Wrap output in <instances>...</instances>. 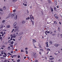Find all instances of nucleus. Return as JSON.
I'll return each instance as SVG.
<instances>
[{"mask_svg": "<svg viewBox=\"0 0 62 62\" xmlns=\"http://www.w3.org/2000/svg\"><path fill=\"white\" fill-rule=\"evenodd\" d=\"M35 62H38V60H36Z\"/></svg>", "mask_w": 62, "mask_h": 62, "instance_id": "obj_64", "label": "nucleus"}, {"mask_svg": "<svg viewBox=\"0 0 62 62\" xmlns=\"http://www.w3.org/2000/svg\"><path fill=\"white\" fill-rule=\"evenodd\" d=\"M7 55H3V57H6L7 56Z\"/></svg>", "mask_w": 62, "mask_h": 62, "instance_id": "obj_40", "label": "nucleus"}, {"mask_svg": "<svg viewBox=\"0 0 62 62\" xmlns=\"http://www.w3.org/2000/svg\"><path fill=\"white\" fill-rule=\"evenodd\" d=\"M3 32H0V34H3Z\"/></svg>", "mask_w": 62, "mask_h": 62, "instance_id": "obj_60", "label": "nucleus"}, {"mask_svg": "<svg viewBox=\"0 0 62 62\" xmlns=\"http://www.w3.org/2000/svg\"><path fill=\"white\" fill-rule=\"evenodd\" d=\"M55 54V55H57V54H58V53H55L54 54Z\"/></svg>", "mask_w": 62, "mask_h": 62, "instance_id": "obj_49", "label": "nucleus"}, {"mask_svg": "<svg viewBox=\"0 0 62 62\" xmlns=\"http://www.w3.org/2000/svg\"><path fill=\"white\" fill-rule=\"evenodd\" d=\"M2 39V37H0V39Z\"/></svg>", "mask_w": 62, "mask_h": 62, "instance_id": "obj_55", "label": "nucleus"}, {"mask_svg": "<svg viewBox=\"0 0 62 62\" xmlns=\"http://www.w3.org/2000/svg\"><path fill=\"white\" fill-rule=\"evenodd\" d=\"M49 43H50V44H52L53 43V42L50 41H49Z\"/></svg>", "mask_w": 62, "mask_h": 62, "instance_id": "obj_17", "label": "nucleus"}, {"mask_svg": "<svg viewBox=\"0 0 62 62\" xmlns=\"http://www.w3.org/2000/svg\"><path fill=\"white\" fill-rule=\"evenodd\" d=\"M24 5L25 6H27V4H25Z\"/></svg>", "mask_w": 62, "mask_h": 62, "instance_id": "obj_57", "label": "nucleus"}, {"mask_svg": "<svg viewBox=\"0 0 62 62\" xmlns=\"http://www.w3.org/2000/svg\"><path fill=\"white\" fill-rule=\"evenodd\" d=\"M24 52V51H23V50H21V52Z\"/></svg>", "mask_w": 62, "mask_h": 62, "instance_id": "obj_44", "label": "nucleus"}, {"mask_svg": "<svg viewBox=\"0 0 62 62\" xmlns=\"http://www.w3.org/2000/svg\"><path fill=\"white\" fill-rule=\"evenodd\" d=\"M16 34H15L16 35V36H17V35H18V32H16Z\"/></svg>", "mask_w": 62, "mask_h": 62, "instance_id": "obj_29", "label": "nucleus"}, {"mask_svg": "<svg viewBox=\"0 0 62 62\" xmlns=\"http://www.w3.org/2000/svg\"><path fill=\"white\" fill-rule=\"evenodd\" d=\"M54 59V58H50L49 59H50V60H53V59Z\"/></svg>", "mask_w": 62, "mask_h": 62, "instance_id": "obj_21", "label": "nucleus"}, {"mask_svg": "<svg viewBox=\"0 0 62 62\" xmlns=\"http://www.w3.org/2000/svg\"><path fill=\"white\" fill-rule=\"evenodd\" d=\"M27 13H29V11H28V10H27Z\"/></svg>", "mask_w": 62, "mask_h": 62, "instance_id": "obj_58", "label": "nucleus"}, {"mask_svg": "<svg viewBox=\"0 0 62 62\" xmlns=\"http://www.w3.org/2000/svg\"><path fill=\"white\" fill-rule=\"evenodd\" d=\"M5 22V20H3L2 21V23H4V22Z\"/></svg>", "mask_w": 62, "mask_h": 62, "instance_id": "obj_48", "label": "nucleus"}, {"mask_svg": "<svg viewBox=\"0 0 62 62\" xmlns=\"http://www.w3.org/2000/svg\"><path fill=\"white\" fill-rule=\"evenodd\" d=\"M54 16L56 18V19H58V16L56 14H55L54 15Z\"/></svg>", "mask_w": 62, "mask_h": 62, "instance_id": "obj_3", "label": "nucleus"}, {"mask_svg": "<svg viewBox=\"0 0 62 62\" xmlns=\"http://www.w3.org/2000/svg\"><path fill=\"white\" fill-rule=\"evenodd\" d=\"M14 31H15V29H13L12 30V31H11L12 33Z\"/></svg>", "mask_w": 62, "mask_h": 62, "instance_id": "obj_26", "label": "nucleus"}, {"mask_svg": "<svg viewBox=\"0 0 62 62\" xmlns=\"http://www.w3.org/2000/svg\"><path fill=\"white\" fill-rule=\"evenodd\" d=\"M3 27V26L1 25V27H0V29H1V28H2Z\"/></svg>", "mask_w": 62, "mask_h": 62, "instance_id": "obj_22", "label": "nucleus"}, {"mask_svg": "<svg viewBox=\"0 0 62 62\" xmlns=\"http://www.w3.org/2000/svg\"><path fill=\"white\" fill-rule=\"evenodd\" d=\"M16 24L17 23L16 22H15L14 23L13 25L14 27H15V26H16Z\"/></svg>", "mask_w": 62, "mask_h": 62, "instance_id": "obj_4", "label": "nucleus"}, {"mask_svg": "<svg viewBox=\"0 0 62 62\" xmlns=\"http://www.w3.org/2000/svg\"><path fill=\"white\" fill-rule=\"evenodd\" d=\"M54 23L55 24H57V23L55 21L54 22Z\"/></svg>", "mask_w": 62, "mask_h": 62, "instance_id": "obj_28", "label": "nucleus"}, {"mask_svg": "<svg viewBox=\"0 0 62 62\" xmlns=\"http://www.w3.org/2000/svg\"><path fill=\"white\" fill-rule=\"evenodd\" d=\"M33 42L34 43H35V42H36V40L35 39H33Z\"/></svg>", "mask_w": 62, "mask_h": 62, "instance_id": "obj_20", "label": "nucleus"}, {"mask_svg": "<svg viewBox=\"0 0 62 62\" xmlns=\"http://www.w3.org/2000/svg\"><path fill=\"white\" fill-rule=\"evenodd\" d=\"M39 54H40V55H41V53L40 52H39Z\"/></svg>", "mask_w": 62, "mask_h": 62, "instance_id": "obj_53", "label": "nucleus"}, {"mask_svg": "<svg viewBox=\"0 0 62 62\" xmlns=\"http://www.w3.org/2000/svg\"><path fill=\"white\" fill-rule=\"evenodd\" d=\"M48 51H50V49H49V48H48L47 49V50H46V51H48Z\"/></svg>", "mask_w": 62, "mask_h": 62, "instance_id": "obj_27", "label": "nucleus"}, {"mask_svg": "<svg viewBox=\"0 0 62 62\" xmlns=\"http://www.w3.org/2000/svg\"><path fill=\"white\" fill-rule=\"evenodd\" d=\"M58 30H59H59H60V27H58Z\"/></svg>", "mask_w": 62, "mask_h": 62, "instance_id": "obj_41", "label": "nucleus"}, {"mask_svg": "<svg viewBox=\"0 0 62 62\" xmlns=\"http://www.w3.org/2000/svg\"><path fill=\"white\" fill-rule=\"evenodd\" d=\"M26 54H28V51L27 50H26Z\"/></svg>", "mask_w": 62, "mask_h": 62, "instance_id": "obj_36", "label": "nucleus"}, {"mask_svg": "<svg viewBox=\"0 0 62 62\" xmlns=\"http://www.w3.org/2000/svg\"><path fill=\"white\" fill-rule=\"evenodd\" d=\"M32 18L33 19H34V17H33V16H32Z\"/></svg>", "mask_w": 62, "mask_h": 62, "instance_id": "obj_62", "label": "nucleus"}, {"mask_svg": "<svg viewBox=\"0 0 62 62\" xmlns=\"http://www.w3.org/2000/svg\"><path fill=\"white\" fill-rule=\"evenodd\" d=\"M32 25H34V22H32Z\"/></svg>", "mask_w": 62, "mask_h": 62, "instance_id": "obj_35", "label": "nucleus"}, {"mask_svg": "<svg viewBox=\"0 0 62 62\" xmlns=\"http://www.w3.org/2000/svg\"><path fill=\"white\" fill-rule=\"evenodd\" d=\"M59 23L60 24H61V22H59Z\"/></svg>", "mask_w": 62, "mask_h": 62, "instance_id": "obj_63", "label": "nucleus"}, {"mask_svg": "<svg viewBox=\"0 0 62 62\" xmlns=\"http://www.w3.org/2000/svg\"><path fill=\"white\" fill-rule=\"evenodd\" d=\"M17 0H13V2H15V1H16Z\"/></svg>", "mask_w": 62, "mask_h": 62, "instance_id": "obj_42", "label": "nucleus"}, {"mask_svg": "<svg viewBox=\"0 0 62 62\" xmlns=\"http://www.w3.org/2000/svg\"><path fill=\"white\" fill-rule=\"evenodd\" d=\"M46 47H47L49 46V45H48V42H46Z\"/></svg>", "mask_w": 62, "mask_h": 62, "instance_id": "obj_10", "label": "nucleus"}, {"mask_svg": "<svg viewBox=\"0 0 62 62\" xmlns=\"http://www.w3.org/2000/svg\"><path fill=\"white\" fill-rule=\"evenodd\" d=\"M13 40L14 41H15V39H13Z\"/></svg>", "mask_w": 62, "mask_h": 62, "instance_id": "obj_51", "label": "nucleus"}, {"mask_svg": "<svg viewBox=\"0 0 62 62\" xmlns=\"http://www.w3.org/2000/svg\"><path fill=\"white\" fill-rule=\"evenodd\" d=\"M40 51H43V49H40Z\"/></svg>", "mask_w": 62, "mask_h": 62, "instance_id": "obj_34", "label": "nucleus"}, {"mask_svg": "<svg viewBox=\"0 0 62 62\" xmlns=\"http://www.w3.org/2000/svg\"><path fill=\"white\" fill-rule=\"evenodd\" d=\"M20 55H18V58H20Z\"/></svg>", "mask_w": 62, "mask_h": 62, "instance_id": "obj_46", "label": "nucleus"}, {"mask_svg": "<svg viewBox=\"0 0 62 62\" xmlns=\"http://www.w3.org/2000/svg\"><path fill=\"white\" fill-rule=\"evenodd\" d=\"M27 49H28L27 48H25V50H27Z\"/></svg>", "mask_w": 62, "mask_h": 62, "instance_id": "obj_59", "label": "nucleus"}, {"mask_svg": "<svg viewBox=\"0 0 62 62\" xmlns=\"http://www.w3.org/2000/svg\"><path fill=\"white\" fill-rule=\"evenodd\" d=\"M54 11H56V10H56V8L54 7Z\"/></svg>", "mask_w": 62, "mask_h": 62, "instance_id": "obj_16", "label": "nucleus"}, {"mask_svg": "<svg viewBox=\"0 0 62 62\" xmlns=\"http://www.w3.org/2000/svg\"><path fill=\"white\" fill-rule=\"evenodd\" d=\"M20 60L19 59H18V60L17 61V62H20Z\"/></svg>", "mask_w": 62, "mask_h": 62, "instance_id": "obj_39", "label": "nucleus"}, {"mask_svg": "<svg viewBox=\"0 0 62 62\" xmlns=\"http://www.w3.org/2000/svg\"><path fill=\"white\" fill-rule=\"evenodd\" d=\"M21 39H22V37H19L18 40H21Z\"/></svg>", "mask_w": 62, "mask_h": 62, "instance_id": "obj_14", "label": "nucleus"}, {"mask_svg": "<svg viewBox=\"0 0 62 62\" xmlns=\"http://www.w3.org/2000/svg\"><path fill=\"white\" fill-rule=\"evenodd\" d=\"M30 19H31L30 20H32V17H33L32 15L31 14L30 15Z\"/></svg>", "mask_w": 62, "mask_h": 62, "instance_id": "obj_7", "label": "nucleus"}, {"mask_svg": "<svg viewBox=\"0 0 62 62\" xmlns=\"http://www.w3.org/2000/svg\"><path fill=\"white\" fill-rule=\"evenodd\" d=\"M33 54L34 56H36V53L34 52L33 53Z\"/></svg>", "mask_w": 62, "mask_h": 62, "instance_id": "obj_15", "label": "nucleus"}, {"mask_svg": "<svg viewBox=\"0 0 62 62\" xmlns=\"http://www.w3.org/2000/svg\"><path fill=\"white\" fill-rule=\"evenodd\" d=\"M16 36L15 34H14L13 35L11 34L10 35V36L12 37L13 38H15Z\"/></svg>", "mask_w": 62, "mask_h": 62, "instance_id": "obj_2", "label": "nucleus"}, {"mask_svg": "<svg viewBox=\"0 0 62 62\" xmlns=\"http://www.w3.org/2000/svg\"><path fill=\"white\" fill-rule=\"evenodd\" d=\"M26 57L25 56L24 57V59H26Z\"/></svg>", "mask_w": 62, "mask_h": 62, "instance_id": "obj_56", "label": "nucleus"}, {"mask_svg": "<svg viewBox=\"0 0 62 62\" xmlns=\"http://www.w3.org/2000/svg\"><path fill=\"white\" fill-rule=\"evenodd\" d=\"M45 33L46 34V35H47V34H49V33H50V32L49 31H46L45 32Z\"/></svg>", "mask_w": 62, "mask_h": 62, "instance_id": "obj_5", "label": "nucleus"}, {"mask_svg": "<svg viewBox=\"0 0 62 62\" xmlns=\"http://www.w3.org/2000/svg\"><path fill=\"white\" fill-rule=\"evenodd\" d=\"M13 53V51H11V54H12V53Z\"/></svg>", "mask_w": 62, "mask_h": 62, "instance_id": "obj_47", "label": "nucleus"}, {"mask_svg": "<svg viewBox=\"0 0 62 62\" xmlns=\"http://www.w3.org/2000/svg\"><path fill=\"white\" fill-rule=\"evenodd\" d=\"M8 42V43H10V42H11V41L10 40H9Z\"/></svg>", "mask_w": 62, "mask_h": 62, "instance_id": "obj_31", "label": "nucleus"}, {"mask_svg": "<svg viewBox=\"0 0 62 62\" xmlns=\"http://www.w3.org/2000/svg\"><path fill=\"white\" fill-rule=\"evenodd\" d=\"M13 38L12 37H11L10 39L11 40H12V38Z\"/></svg>", "mask_w": 62, "mask_h": 62, "instance_id": "obj_33", "label": "nucleus"}, {"mask_svg": "<svg viewBox=\"0 0 62 62\" xmlns=\"http://www.w3.org/2000/svg\"><path fill=\"white\" fill-rule=\"evenodd\" d=\"M39 46L40 48H41V46H40V45H39Z\"/></svg>", "mask_w": 62, "mask_h": 62, "instance_id": "obj_45", "label": "nucleus"}, {"mask_svg": "<svg viewBox=\"0 0 62 62\" xmlns=\"http://www.w3.org/2000/svg\"><path fill=\"white\" fill-rule=\"evenodd\" d=\"M1 46L2 48H5L6 47V46L4 45H2Z\"/></svg>", "mask_w": 62, "mask_h": 62, "instance_id": "obj_13", "label": "nucleus"}, {"mask_svg": "<svg viewBox=\"0 0 62 62\" xmlns=\"http://www.w3.org/2000/svg\"><path fill=\"white\" fill-rule=\"evenodd\" d=\"M5 45H7V44H8V42H5Z\"/></svg>", "mask_w": 62, "mask_h": 62, "instance_id": "obj_32", "label": "nucleus"}, {"mask_svg": "<svg viewBox=\"0 0 62 62\" xmlns=\"http://www.w3.org/2000/svg\"><path fill=\"white\" fill-rule=\"evenodd\" d=\"M6 27L7 28H9L10 27V25H7Z\"/></svg>", "mask_w": 62, "mask_h": 62, "instance_id": "obj_19", "label": "nucleus"}, {"mask_svg": "<svg viewBox=\"0 0 62 62\" xmlns=\"http://www.w3.org/2000/svg\"><path fill=\"white\" fill-rule=\"evenodd\" d=\"M15 15V13H14L12 15L11 17H13V16H14Z\"/></svg>", "mask_w": 62, "mask_h": 62, "instance_id": "obj_9", "label": "nucleus"}, {"mask_svg": "<svg viewBox=\"0 0 62 62\" xmlns=\"http://www.w3.org/2000/svg\"><path fill=\"white\" fill-rule=\"evenodd\" d=\"M29 19H30V17H28L26 18V20H29Z\"/></svg>", "mask_w": 62, "mask_h": 62, "instance_id": "obj_23", "label": "nucleus"}, {"mask_svg": "<svg viewBox=\"0 0 62 62\" xmlns=\"http://www.w3.org/2000/svg\"><path fill=\"white\" fill-rule=\"evenodd\" d=\"M60 45H59L58 44H55L54 45V46L56 47H57L58 46H59Z\"/></svg>", "mask_w": 62, "mask_h": 62, "instance_id": "obj_6", "label": "nucleus"}, {"mask_svg": "<svg viewBox=\"0 0 62 62\" xmlns=\"http://www.w3.org/2000/svg\"><path fill=\"white\" fill-rule=\"evenodd\" d=\"M19 27L18 26H16L14 27V28L16 29H15L14 32H18L20 31V30L19 29Z\"/></svg>", "mask_w": 62, "mask_h": 62, "instance_id": "obj_1", "label": "nucleus"}, {"mask_svg": "<svg viewBox=\"0 0 62 62\" xmlns=\"http://www.w3.org/2000/svg\"><path fill=\"white\" fill-rule=\"evenodd\" d=\"M13 45H11L10 46L11 47H13Z\"/></svg>", "mask_w": 62, "mask_h": 62, "instance_id": "obj_54", "label": "nucleus"}, {"mask_svg": "<svg viewBox=\"0 0 62 62\" xmlns=\"http://www.w3.org/2000/svg\"><path fill=\"white\" fill-rule=\"evenodd\" d=\"M22 23H25V21L24 20L22 22Z\"/></svg>", "mask_w": 62, "mask_h": 62, "instance_id": "obj_12", "label": "nucleus"}, {"mask_svg": "<svg viewBox=\"0 0 62 62\" xmlns=\"http://www.w3.org/2000/svg\"><path fill=\"white\" fill-rule=\"evenodd\" d=\"M13 43H14V42L12 41L11 42V44H13Z\"/></svg>", "mask_w": 62, "mask_h": 62, "instance_id": "obj_24", "label": "nucleus"}, {"mask_svg": "<svg viewBox=\"0 0 62 62\" xmlns=\"http://www.w3.org/2000/svg\"><path fill=\"white\" fill-rule=\"evenodd\" d=\"M48 2L49 3H50L51 2V1H50V0H48Z\"/></svg>", "mask_w": 62, "mask_h": 62, "instance_id": "obj_52", "label": "nucleus"}, {"mask_svg": "<svg viewBox=\"0 0 62 62\" xmlns=\"http://www.w3.org/2000/svg\"><path fill=\"white\" fill-rule=\"evenodd\" d=\"M3 9L4 10H6V7L4 6L3 7Z\"/></svg>", "mask_w": 62, "mask_h": 62, "instance_id": "obj_18", "label": "nucleus"}, {"mask_svg": "<svg viewBox=\"0 0 62 62\" xmlns=\"http://www.w3.org/2000/svg\"><path fill=\"white\" fill-rule=\"evenodd\" d=\"M8 50H10V49H11V48L10 47V46H8Z\"/></svg>", "mask_w": 62, "mask_h": 62, "instance_id": "obj_11", "label": "nucleus"}, {"mask_svg": "<svg viewBox=\"0 0 62 62\" xmlns=\"http://www.w3.org/2000/svg\"><path fill=\"white\" fill-rule=\"evenodd\" d=\"M4 54H5V55H7V54L6 53H4Z\"/></svg>", "mask_w": 62, "mask_h": 62, "instance_id": "obj_50", "label": "nucleus"}, {"mask_svg": "<svg viewBox=\"0 0 62 62\" xmlns=\"http://www.w3.org/2000/svg\"><path fill=\"white\" fill-rule=\"evenodd\" d=\"M54 33H56V31H54Z\"/></svg>", "mask_w": 62, "mask_h": 62, "instance_id": "obj_61", "label": "nucleus"}, {"mask_svg": "<svg viewBox=\"0 0 62 62\" xmlns=\"http://www.w3.org/2000/svg\"><path fill=\"white\" fill-rule=\"evenodd\" d=\"M22 35V33H19V36H20V35Z\"/></svg>", "mask_w": 62, "mask_h": 62, "instance_id": "obj_43", "label": "nucleus"}, {"mask_svg": "<svg viewBox=\"0 0 62 62\" xmlns=\"http://www.w3.org/2000/svg\"><path fill=\"white\" fill-rule=\"evenodd\" d=\"M9 18V16H8L7 17H6V19H8V18Z\"/></svg>", "mask_w": 62, "mask_h": 62, "instance_id": "obj_38", "label": "nucleus"}, {"mask_svg": "<svg viewBox=\"0 0 62 62\" xmlns=\"http://www.w3.org/2000/svg\"><path fill=\"white\" fill-rule=\"evenodd\" d=\"M17 15L15 16V17H14V19H15V20H16L17 19Z\"/></svg>", "mask_w": 62, "mask_h": 62, "instance_id": "obj_8", "label": "nucleus"}, {"mask_svg": "<svg viewBox=\"0 0 62 62\" xmlns=\"http://www.w3.org/2000/svg\"><path fill=\"white\" fill-rule=\"evenodd\" d=\"M8 54L9 55H11V54L10 53H8Z\"/></svg>", "mask_w": 62, "mask_h": 62, "instance_id": "obj_25", "label": "nucleus"}, {"mask_svg": "<svg viewBox=\"0 0 62 62\" xmlns=\"http://www.w3.org/2000/svg\"><path fill=\"white\" fill-rule=\"evenodd\" d=\"M16 9H15L14 10H13V12H16Z\"/></svg>", "mask_w": 62, "mask_h": 62, "instance_id": "obj_37", "label": "nucleus"}, {"mask_svg": "<svg viewBox=\"0 0 62 62\" xmlns=\"http://www.w3.org/2000/svg\"><path fill=\"white\" fill-rule=\"evenodd\" d=\"M51 10L52 11H54V10H53V8H51Z\"/></svg>", "mask_w": 62, "mask_h": 62, "instance_id": "obj_30", "label": "nucleus"}]
</instances>
